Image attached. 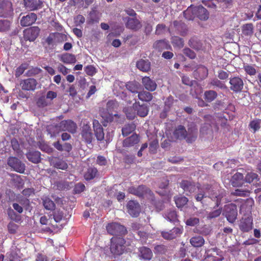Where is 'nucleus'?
Returning <instances> with one entry per match:
<instances>
[{"mask_svg": "<svg viewBox=\"0 0 261 261\" xmlns=\"http://www.w3.org/2000/svg\"><path fill=\"white\" fill-rule=\"evenodd\" d=\"M1 4H3V7L0 9H3L7 13L13 11L12 4L11 2L8 1H2Z\"/></svg>", "mask_w": 261, "mask_h": 261, "instance_id": "nucleus-51", "label": "nucleus"}, {"mask_svg": "<svg viewBox=\"0 0 261 261\" xmlns=\"http://www.w3.org/2000/svg\"><path fill=\"white\" fill-rule=\"evenodd\" d=\"M107 230L111 235H125L127 233L126 228L118 223H111L107 226Z\"/></svg>", "mask_w": 261, "mask_h": 261, "instance_id": "nucleus-6", "label": "nucleus"}, {"mask_svg": "<svg viewBox=\"0 0 261 261\" xmlns=\"http://www.w3.org/2000/svg\"><path fill=\"white\" fill-rule=\"evenodd\" d=\"M128 193L136 195L139 197H146L151 200H153V193L151 190L144 185H140L137 187L132 186L127 190Z\"/></svg>", "mask_w": 261, "mask_h": 261, "instance_id": "nucleus-2", "label": "nucleus"}, {"mask_svg": "<svg viewBox=\"0 0 261 261\" xmlns=\"http://www.w3.org/2000/svg\"><path fill=\"white\" fill-rule=\"evenodd\" d=\"M124 20L126 21L125 25L128 29L136 31L142 28V25L141 22L135 17L130 18L127 17H125Z\"/></svg>", "mask_w": 261, "mask_h": 261, "instance_id": "nucleus-15", "label": "nucleus"}, {"mask_svg": "<svg viewBox=\"0 0 261 261\" xmlns=\"http://www.w3.org/2000/svg\"><path fill=\"white\" fill-rule=\"evenodd\" d=\"M183 228L182 227H174L172 229L165 231H163L161 232V235L165 239L172 240L178 237L182 233Z\"/></svg>", "mask_w": 261, "mask_h": 261, "instance_id": "nucleus-13", "label": "nucleus"}, {"mask_svg": "<svg viewBox=\"0 0 261 261\" xmlns=\"http://www.w3.org/2000/svg\"><path fill=\"white\" fill-rule=\"evenodd\" d=\"M60 60L66 64H73L75 63L76 58L72 54L65 53L61 55Z\"/></svg>", "mask_w": 261, "mask_h": 261, "instance_id": "nucleus-37", "label": "nucleus"}, {"mask_svg": "<svg viewBox=\"0 0 261 261\" xmlns=\"http://www.w3.org/2000/svg\"><path fill=\"white\" fill-rule=\"evenodd\" d=\"M204 120L205 122L202 125L200 129V134L203 136L212 134V125H215L218 129L217 125L215 123L214 118L212 116H205Z\"/></svg>", "mask_w": 261, "mask_h": 261, "instance_id": "nucleus-5", "label": "nucleus"}, {"mask_svg": "<svg viewBox=\"0 0 261 261\" xmlns=\"http://www.w3.org/2000/svg\"><path fill=\"white\" fill-rule=\"evenodd\" d=\"M133 109L137 112L138 115L141 117L147 116L148 113V108L145 105H140L139 102H136L133 105Z\"/></svg>", "mask_w": 261, "mask_h": 261, "instance_id": "nucleus-19", "label": "nucleus"}, {"mask_svg": "<svg viewBox=\"0 0 261 261\" xmlns=\"http://www.w3.org/2000/svg\"><path fill=\"white\" fill-rule=\"evenodd\" d=\"M136 129V125L134 123L127 124L122 128V134L123 136H127Z\"/></svg>", "mask_w": 261, "mask_h": 261, "instance_id": "nucleus-45", "label": "nucleus"}, {"mask_svg": "<svg viewBox=\"0 0 261 261\" xmlns=\"http://www.w3.org/2000/svg\"><path fill=\"white\" fill-rule=\"evenodd\" d=\"M173 135L176 139H185L187 135V132L184 126L178 125L173 132Z\"/></svg>", "mask_w": 261, "mask_h": 261, "instance_id": "nucleus-30", "label": "nucleus"}, {"mask_svg": "<svg viewBox=\"0 0 261 261\" xmlns=\"http://www.w3.org/2000/svg\"><path fill=\"white\" fill-rule=\"evenodd\" d=\"M209 85L216 87L220 89H225L227 88L224 83L216 78L212 79L209 83Z\"/></svg>", "mask_w": 261, "mask_h": 261, "instance_id": "nucleus-48", "label": "nucleus"}, {"mask_svg": "<svg viewBox=\"0 0 261 261\" xmlns=\"http://www.w3.org/2000/svg\"><path fill=\"white\" fill-rule=\"evenodd\" d=\"M40 29L38 27H30L23 32L24 39L30 41H34L38 37Z\"/></svg>", "mask_w": 261, "mask_h": 261, "instance_id": "nucleus-12", "label": "nucleus"}, {"mask_svg": "<svg viewBox=\"0 0 261 261\" xmlns=\"http://www.w3.org/2000/svg\"><path fill=\"white\" fill-rule=\"evenodd\" d=\"M199 223V220L196 217H191L186 221V224L191 226H194Z\"/></svg>", "mask_w": 261, "mask_h": 261, "instance_id": "nucleus-58", "label": "nucleus"}, {"mask_svg": "<svg viewBox=\"0 0 261 261\" xmlns=\"http://www.w3.org/2000/svg\"><path fill=\"white\" fill-rule=\"evenodd\" d=\"M46 129L51 137L55 136L61 132L59 127H58V123L56 125H49L47 126Z\"/></svg>", "mask_w": 261, "mask_h": 261, "instance_id": "nucleus-47", "label": "nucleus"}, {"mask_svg": "<svg viewBox=\"0 0 261 261\" xmlns=\"http://www.w3.org/2000/svg\"><path fill=\"white\" fill-rule=\"evenodd\" d=\"M173 29L177 34L185 36L187 33V28L186 24L180 21L175 20L172 23Z\"/></svg>", "mask_w": 261, "mask_h": 261, "instance_id": "nucleus-21", "label": "nucleus"}, {"mask_svg": "<svg viewBox=\"0 0 261 261\" xmlns=\"http://www.w3.org/2000/svg\"><path fill=\"white\" fill-rule=\"evenodd\" d=\"M229 84L230 89L236 93L241 92L244 87L243 80L238 76L230 77Z\"/></svg>", "mask_w": 261, "mask_h": 261, "instance_id": "nucleus-11", "label": "nucleus"}, {"mask_svg": "<svg viewBox=\"0 0 261 261\" xmlns=\"http://www.w3.org/2000/svg\"><path fill=\"white\" fill-rule=\"evenodd\" d=\"M111 245L110 250L114 255H121L124 252L125 247V241L122 238L113 237L111 240Z\"/></svg>", "mask_w": 261, "mask_h": 261, "instance_id": "nucleus-3", "label": "nucleus"}, {"mask_svg": "<svg viewBox=\"0 0 261 261\" xmlns=\"http://www.w3.org/2000/svg\"><path fill=\"white\" fill-rule=\"evenodd\" d=\"M196 71L199 73H202L201 75V78H204L207 76L208 74V70L207 69L203 66H200L197 69Z\"/></svg>", "mask_w": 261, "mask_h": 261, "instance_id": "nucleus-60", "label": "nucleus"}, {"mask_svg": "<svg viewBox=\"0 0 261 261\" xmlns=\"http://www.w3.org/2000/svg\"><path fill=\"white\" fill-rule=\"evenodd\" d=\"M239 229L243 232H248L253 228V219L251 217L244 216L240 220Z\"/></svg>", "mask_w": 261, "mask_h": 261, "instance_id": "nucleus-9", "label": "nucleus"}, {"mask_svg": "<svg viewBox=\"0 0 261 261\" xmlns=\"http://www.w3.org/2000/svg\"><path fill=\"white\" fill-rule=\"evenodd\" d=\"M50 162L55 167L62 170H65L68 167V165L65 161L57 158H53L50 160Z\"/></svg>", "mask_w": 261, "mask_h": 261, "instance_id": "nucleus-35", "label": "nucleus"}, {"mask_svg": "<svg viewBox=\"0 0 261 261\" xmlns=\"http://www.w3.org/2000/svg\"><path fill=\"white\" fill-rule=\"evenodd\" d=\"M189 45L191 48L197 50H203L205 48V41L200 40L195 37L189 40Z\"/></svg>", "mask_w": 261, "mask_h": 261, "instance_id": "nucleus-24", "label": "nucleus"}, {"mask_svg": "<svg viewBox=\"0 0 261 261\" xmlns=\"http://www.w3.org/2000/svg\"><path fill=\"white\" fill-rule=\"evenodd\" d=\"M183 53L190 59H194L196 57V54L189 48H185L183 49Z\"/></svg>", "mask_w": 261, "mask_h": 261, "instance_id": "nucleus-61", "label": "nucleus"}, {"mask_svg": "<svg viewBox=\"0 0 261 261\" xmlns=\"http://www.w3.org/2000/svg\"><path fill=\"white\" fill-rule=\"evenodd\" d=\"M222 212L221 208H218L212 212H210L207 216V219H211L219 216Z\"/></svg>", "mask_w": 261, "mask_h": 261, "instance_id": "nucleus-59", "label": "nucleus"}, {"mask_svg": "<svg viewBox=\"0 0 261 261\" xmlns=\"http://www.w3.org/2000/svg\"><path fill=\"white\" fill-rule=\"evenodd\" d=\"M81 135L82 139L88 144L92 142L94 137L92 130L88 123H84L81 127Z\"/></svg>", "mask_w": 261, "mask_h": 261, "instance_id": "nucleus-10", "label": "nucleus"}, {"mask_svg": "<svg viewBox=\"0 0 261 261\" xmlns=\"http://www.w3.org/2000/svg\"><path fill=\"white\" fill-rule=\"evenodd\" d=\"M26 9L34 11L42 7V2L40 0H23Z\"/></svg>", "mask_w": 261, "mask_h": 261, "instance_id": "nucleus-22", "label": "nucleus"}, {"mask_svg": "<svg viewBox=\"0 0 261 261\" xmlns=\"http://www.w3.org/2000/svg\"><path fill=\"white\" fill-rule=\"evenodd\" d=\"M138 97L140 100L146 102L151 101L153 98L152 94L146 91H140Z\"/></svg>", "mask_w": 261, "mask_h": 261, "instance_id": "nucleus-43", "label": "nucleus"}, {"mask_svg": "<svg viewBox=\"0 0 261 261\" xmlns=\"http://www.w3.org/2000/svg\"><path fill=\"white\" fill-rule=\"evenodd\" d=\"M37 19V15L34 13H31L26 16H23L20 20V24L22 27H27L32 25Z\"/></svg>", "mask_w": 261, "mask_h": 261, "instance_id": "nucleus-23", "label": "nucleus"}, {"mask_svg": "<svg viewBox=\"0 0 261 261\" xmlns=\"http://www.w3.org/2000/svg\"><path fill=\"white\" fill-rule=\"evenodd\" d=\"M9 175L11 177L10 182L15 187H19L22 186L23 184V180L20 175L13 173H11Z\"/></svg>", "mask_w": 261, "mask_h": 261, "instance_id": "nucleus-39", "label": "nucleus"}, {"mask_svg": "<svg viewBox=\"0 0 261 261\" xmlns=\"http://www.w3.org/2000/svg\"><path fill=\"white\" fill-rule=\"evenodd\" d=\"M142 83L145 88L149 91H154L157 87L155 82L148 76L143 77Z\"/></svg>", "mask_w": 261, "mask_h": 261, "instance_id": "nucleus-25", "label": "nucleus"}, {"mask_svg": "<svg viewBox=\"0 0 261 261\" xmlns=\"http://www.w3.org/2000/svg\"><path fill=\"white\" fill-rule=\"evenodd\" d=\"M58 127L61 132L68 131L70 133L74 134L76 131L77 125L71 120H63L58 123Z\"/></svg>", "mask_w": 261, "mask_h": 261, "instance_id": "nucleus-8", "label": "nucleus"}, {"mask_svg": "<svg viewBox=\"0 0 261 261\" xmlns=\"http://www.w3.org/2000/svg\"><path fill=\"white\" fill-rule=\"evenodd\" d=\"M140 141V138L137 134H133L131 136L125 139L122 143L123 147L129 148L137 144Z\"/></svg>", "mask_w": 261, "mask_h": 261, "instance_id": "nucleus-20", "label": "nucleus"}, {"mask_svg": "<svg viewBox=\"0 0 261 261\" xmlns=\"http://www.w3.org/2000/svg\"><path fill=\"white\" fill-rule=\"evenodd\" d=\"M174 201L176 206L179 208L185 205L187 203L188 199L185 196H179L175 197Z\"/></svg>", "mask_w": 261, "mask_h": 261, "instance_id": "nucleus-49", "label": "nucleus"}, {"mask_svg": "<svg viewBox=\"0 0 261 261\" xmlns=\"http://www.w3.org/2000/svg\"><path fill=\"white\" fill-rule=\"evenodd\" d=\"M93 127L95 136L98 141H102L105 138L103 129L99 121L96 119L93 121Z\"/></svg>", "mask_w": 261, "mask_h": 261, "instance_id": "nucleus-18", "label": "nucleus"}, {"mask_svg": "<svg viewBox=\"0 0 261 261\" xmlns=\"http://www.w3.org/2000/svg\"><path fill=\"white\" fill-rule=\"evenodd\" d=\"M244 181V175L241 172H237L231 178V182L233 187H242Z\"/></svg>", "mask_w": 261, "mask_h": 261, "instance_id": "nucleus-26", "label": "nucleus"}, {"mask_svg": "<svg viewBox=\"0 0 261 261\" xmlns=\"http://www.w3.org/2000/svg\"><path fill=\"white\" fill-rule=\"evenodd\" d=\"M126 89L134 93H139L141 90V85L137 82H129L126 84Z\"/></svg>", "mask_w": 261, "mask_h": 261, "instance_id": "nucleus-33", "label": "nucleus"}, {"mask_svg": "<svg viewBox=\"0 0 261 261\" xmlns=\"http://www.w3.org/2000/svg\"><path fill=\"white\" fill-rule=\"evenodd\" d=\"M195 12V6H191L184 12V17L188 20H193L196 17Z\"/></svg>", "mask_w": 261, "mask_h": 261, "instance_id": "nucleus-41", "label": "nucleus"}, {"mask_svg": "<svg viewBox=\"0 0 261 261\" xmlns=\"http://www.w3.org/2000/svg\"><path fill=\"white\" fill-rule=\"evenodd\" d=\"M244 174V181L246 182L251 184L257 182L259 180L258 174L251 170L246 171Z\"/></svg>", "mask_w": 261, "mask_h": 261, "instance_id": "nucleus-27", "label": "nucleus"}, {"mask_svg": "<svg viewBox=\"0 0 261 261\" xmlns=\"http://www.w3.org/2000/svg\"><path fill=\"white\" fill-rule=\"evenodd\" d=\"M244 70L247 74L250 75H254L256 73L255 69L251 65L244 66Z\"/></svg>", "mask_w": 261, "mask_h": 261, "instance_id": "nucleus-62", "label": "nucleus"}, {"mask_svg": "<svg viewBox=\"0 0 261 261\" xmlns=\"http://www.w3.org/2000/svg\"><path fill=\"white\" fill-rule=\"evenodd\" d=\"M20 85L24 90L34 91L36 88L38 83L35 79L29 78L21 81Z\"/></svg>", "mask_w": 261, "mask_h": 261, "instance_id": "nucleus-16", "label": "nucleus"}, {"mask_svg": "<svg viewBox=\"0 0 261 261\" xmlns=\"http://www.w3.org/2000/svg\"><path fill=\"white\" fill-rule=\"evenodd\" d=\"M88 21L90 23L98 22L99 19L98 12L95 10H92L90 12L88 17Z\"/></svg>", "mask_w": 261, "mask_h": 261, "instance_id": "nucleus-46", "label": "nucleus"}, {"mask_svg": "<svg viewBox=\"0 0 261 261\" xmlns=\"http://www.w3.org/2000/svg\"><path fill=\"white\" fill-rule=\"evenodd\" d=\"M166 27L164 24H159L156 25L155 34L156 35L163 34L165 32Z\"/></svg>", "mask_w": 261, "mask_h": 261, "instance_id": "nucleus-63", "label": "nucleus"}, {"mask_svg": "<svg viewBox=\"0 0 261 261\" xmlns=\"http://www.w3.org/2000/svg\"><path fill=\"white\" fill-rule=\"evenodd\" d=\"M217 187V184L212 186L208 184L200 185L198 184L197 185V193L195 195V199L197 201L202 202L203 199L208 196L213 200L216 201V206H218L221 203L222 199L225 196V192L223 190L218 191V193L215 192L214 189Z\"/></svg>", "mask_w": 261, "mask_h": 261, "instance_id": "nucleus-1", "label": "nucleus"}, {"mask_svg": "<svg viewBox=\"0 0 261 261\" xmlns=\"http://www.w3.org/2000/svg\"><path fill=\"white\" fill-rule=\"evenodd\" d=\"M140 256L145 260H150L152 257L151 250L146 247H142L139 249Z\"/></svg>", "mask_w": 261, "mask_h": 261, "instance_id": "nucleus-36", "label": "nucleus"}, {"mask_svg": "<svg viewBox=\"0 0 261 261\" xmlns=\"http://www.w3.org/2000/svg\"><path fill=\"white\" fill-rule=\"evenodd\" d=\"M97 169L95 167H90L84 174V178L86 180H90L95 178L97 174Z\"/></svg>", "mask_w": 261, "mask_h": 261, "instance_id": "nucleus-38", "label": "nucleus"}, {"mask_svg": "<svg viewBox=\"0 0 261 261\" xmlns=\"http://www.w3.org/2000/svg\"><path fill=\"white\" fill-rule=\"evenodd\" d=\"M197 137V129H194L192 130L191 133L189 132V133H187V135L186 136L187 141L189 143H192L195 141Z\"/></svg>", "mask_w": 261, "mask_h": 261, "instance_id": "nucleus-52", "label": "nucleus"}, {"mask_svg": "<svg viewBox=\"0 0 261 261\" xmlns=\"http://www.w3.org/2000/svg\"><path fill=\"white\" fill-rule=\"evenodd\" d=\"M39 148L43 151L47 153H51L53 152L54 149L47 144L44 143H40L39 145Z\"/></svg>", "mask_w": 261, "mask_h": 261, "instance_id": "nucleus-57", "label": "nucleus"}, {"mask_svg": "<svg viewBox=\"0 0 261 261\" xmlns=\"http://www.w3.org/2000/svg\"><path fill=\"white\" fill-rule=\"evenodd\" d=\"M253 26L252 23H247L243 25V32L245 35H250L253 33Z\"/></svg>", "mask_w": 261, "mask_h": 261, "instance_id": "nucleus-55", "label": "nucleus"}, {"mask_svg": "<svg viewBox=\"0 0 261 261\" xmlns=\"http://www.w3.org/2000/svg\"><path fill=\"white\" fill-rule=\"evenodd\" d=\"M172 43L174 45L179 48L182 47L184 45L183 39L177 36H174L172 38Z\"/></svg>", "mask_w": 261, "mask_h": 261, "instance_id": "nucleus-54", "label": "nucleus"}, {"mask_svg": "<svg viewBox=\"0 0 261 261\" xmlns=\"http://www.w3.org/2000/svg\"><path fill=\"white\" fill-rule=\"evenodd\" d=\"M196 17L201 20H206L208 18V13L206 9L201 6H195Z\"/></svg>", "mask_w": 261, "mask_h": 261, "instance_id": "nucleus-29", "label": "nucleus"}, {"mask_svg": "<svg viewBox=\"0 0 261 261\" xmlns=\"http://www.w3.org/2000/svg\"><path fill=\"white\" fill-rule=\"evenodd\" d=\"M7 164L13 170L20 173H24L25 170V164L15 156L9 157Z\"/></svg>", "mask_w": 261, "mask_h": 261, "instance_id": "nucleus-4", "label": "nucleus"}, {"mask_svg": "<svg viewBox=\"0 0 261 261\" xmlns=\"http://www.w3.org/2000/svg\"><path fill=\"white\" fill-rule=\"evenodd\" d=\"M164 217L168 221L175 223L178 221L177 215L174 210H169L164 214Z\"/></svg>", "mask_w": 261, "mask_h": 261, "instance_id": "nucleus-34", "label": "nucleus"}, {"mask_svg": "<svg viewBox=\"0 0 261 261\" xmlns=\"http://www.w3.org/2000/svg\"><path fill=\"white\" fill-rule=\"evenodd\" d=\"M10 22L7 20H0V31L6 32L10 29Z\"/></svg>", "mask_w": 261, "mask_h": 261, "instance_id": "nucleus-53", "label": "nucleus"}, {"mask_svg": "<svg viewBox=\"0 0 261 261\" xmlns=\"http://www.w3.org/2000/svg\"><path fill=\"white\" fill-rule=\"evenodd\" d=\"M28 160L34 164H38L41 162V153L38 151H30L26 154Z\"/></svg>", "mask_w": 261, "mask_h": 261, "instance_id": "nucleus-28", "label": "nucleus"}, {"mask_svg": "<svg viewBox=\"0 0 261 261\" xmlns=\"http://www.w3.org/2000/svg\"><path fill=\"white\" fill-rule=\"evenodd\" d=\"M180 187L182 189L186 195H190L194 193L197 188L195 183L189 180H183L180 182Z\"/></svg>", "mask_w": 261, "mask_h": 261, "instance_id": "nucleus-14", "label": "nucleus"}, {"mask_svg": "<svg viewBox=\"0 0 261 261\" xmlns=\"http://www.w3.org/2000/svg\"><path fill=\"white\" fill-rule=\"evenodd\" d=\"M249 193V190L243 189H237L232 193L233 195L237 196H245Z\"/></svg>", "mask_w": 261, "mask_h": 261, "instance_id": "nucleus-56", "label": "nucleus"}, {"mask_svg": "<svg viewBox=\"0 0 261 261\" xmlns=\"http://www.w3.org/2000/svg\"><path fill=\"white\" fill-rule=\"evenodd\" d=\"M260 120H253L250 122L249 126L253 133L260 129Z\"/></svg>", "mask_w": 261, "mask_h": 261, "instance_id": "nucleus-50", "label": "nucleus"}, {"mask_svg": "<svg viewBox=\"0 0 261 261\" xmlns=\"http://www.w3.org/2000/svg\"><path fill=\"white\" fill-rule=\"evenodd\" d=\"M224 214L227 220L230 223H233L237 219L238 216V211L236 205L232 203L226 205L224 209Z\"/></svg>", "mask_w": 261, "mask_h": 261, "instance_id": "nucleus-7", "label": "nucleus"}, {"mask_svg": "<svg viewBox=\"0 0 261 261\" xmlns=\"http://www.w3.org/2000/svg\"><path fill=\"white\" fill-rule=\"evenodd\" d=\"M217 93L212 90L205 91L204 93V98L206 101L211 102L217 97Z\"/></svg>", "mask_w": 261, "mask_h": 261, "instance_id": "nucleus-42", "label": "nucleus"}, {"mask_svg": "<svg viewBox=\"0 0 261 261\" xmlns=\"http://www.w3.org/2000/svg\"><path fill=\"white\" fill-rule=\"evenodd\" d=\"M137 67L143 72H148L150 70V62L148 60L140 59L137 61Z\"/></svg>", "mask_w": 261, "mask_h": 261, "instance_id": "nucleus-31", "label": "nucleus"}, {"mask_svg": "<svg viewBox=\"0 0 261 261\" xmlns=\"http://www.w3.org/2000/svg\"><path fill=\"white\" fill-rule=\"evenodd\" d=\"M190 243L194 247L198 248L204 244L205 240L201 236H195L190 239Z\"/></svg>", "mask_w": 261, "mask_h": 261, "instance_id": "nucleus-32", "label": "nucleus"}, {"mask_svg": "<svg viewBox=\"0 0 261 261\" xmlns=\"http://www.w3.org/2000/svg\"><path fill=\"white\" fill-rule=\"evenodd\" d=\"M43 205L47 210L53 211L55 210L56 205L53 201L47 197H43L42 198Z\"/></svg>", "mask_w": 261, "mask_h": 261, "instance_id": "nucleus-40", "label": "nucleus"}, {"mask_svg": "<svg viewBox=\"0 0 261 261\" xmlns=\"http://www.w3.org/2000/svg\"><path fill=\"white\" fill-rule=\"evenodd\" d=\"M127 212L133 217H137L140 212L139 203L133 200L129 201L127 204Z\"/></svg>", "mask_w": 261, "mask_h": 261, "instance_id": "nucleus-17", "label": "nucleus"}, {"mask_svg": "<svg viewBox=\"0 0 261 261\" xmlns=\"http://www.w3.org/2000/svg\"><path fill=\"white\" fill-rule=\"evenodd\" d=\"M17 228V225L13 222H10L8 225V229L10 233H15Z\"/></svg>", "mask_w": 261, "mask_h": 261, "instance_id": "nucleus-64", "label": "nucleus"}, {"mask_svg": "<svg viewBox=\"0 0 261 261\" xmlns=\"http://www.w3.org/2000/svg\"><path fill=\"white\" fill-rule=\"evenodd\" d=\"M178 102L177 100H174L171 96L168 97L165 101L164 110L166 111H169L173 108Z\"/></svg>", "mask_w": 261, "mask_h": 261, "instance_id": "nucleus-44", "label": "nucleus"}]
</instances>
